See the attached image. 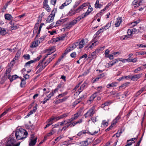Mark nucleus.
I'll return each instance as SVG.
<instances>
[{
    "instance_id": "1",
    "label": "nucleus",
    "mask_w": 146,
    "mask_h": 146,
    "mask_svg": "<svg viewBox=\"0 0 146 146\" xmlns=\"http://www.w3.org/2000/svg\"><path fill=\"white\" fill-rule=\"evenodd\" d=\"M27 132L25 129H17L15 133L16 138L18 140L25 138L27 137Z\"/></svg>"
},
{
    "instance_id": "2",
    "label": "nucleus",
    "mask_w": 146,
    "mask_h": 146,
    "mask_svg": "<svg viewBox=\"0 0 146 146\" xmlns=\"http://www.w3.org/2000/svg\"><path fill=\"white\" fill-rule=\"evenodd\" d=\"M99 43L98 41L96 38H94L85 47V49L86 50H91L94 46L98 44Z\"/></svg>"
},
{
    "instance_id": "3",
    "label": "nucleus",
    "mask_w": 146,
    "mask_h": 146,
    "mask_svg": "<svg viewBox=\"0 0 146 146\" xmlns=\"http://www.w3.org/2000/svg\"><path fill=\"white\" fill-rule=\"evenodd\" d=\"M46 66L45 64V62L43 63L42 61H40L36 66V68L39 69L36 72V73H38L40 72Z\"/></svg>"
},
{
    "instance_id": "4",
    "label": "nucleus",
    "mask_w": 146,
    "mask_h": 146,
    "mask_svg": "<svg viewBox=\"0 0 146 146\" xmlns=\"http://www.w3.org/2000/svg\"><path fill=\"white\" fill-rule=\"evenodd\" d=\"M34 135L33 134H31V137H30V139L29 141V145L30 146H33L36 143L37 137L34 138Z\"/></svg>"
},
{
    "instance_id": "5",
    "label": "nucleus",
    "mask_w": 146,
    "mask_h": 146,
    "mask_svg": "<svg viewBox=\"0 0 146 146\" xmlns=\"http://www.w3.org/2000/svg\"><path fill=\"white\" fill-rule=\"evenodd\" d=\"M88 40L87 38L81 40L79 42H78V48L79 49L83 48L85 45L88 43Z\"/></svg>"
},
{
    "instance_id": "6",
    "label": "nucleus",
    "mask_w": 146,
    "mask_h": 146,
    "mask_svg": "<svg viewBox=\"0 0 146 146\" xmlns=\"http://www.w3.org/2000/svg\"><path fill=\"white\" fill-rule=\"evenodd\" d=\"M55 15V11L54 9L52 11L51 14L49 16H48L47 19L46 20L47 23H50L52 22L54 18V16Z\"/></svg>"
},
{
    "instance_id": "7",
    "label": "nucleus",
    "mask_w": 146,
    "mask_h": 146,
    "mask_svg": "<svg viewBox=\"0 0 146 146\" xmlns=\"http://www.w3.org/2000/svg\"><path fill=\"white\" fill-rule=\"evenodd\" d=\"M68 113H63V114L58 116L52 117L51 118V120H52L53 121L54 120H55L56 121H57L60 119L65 118L68 116Z\"/></svg>"
},
{
    "instance_id": "8",
    "label": "nucleus",
    "mask_w": 146,
    "mask_h": 146,
    "mask_svg": "<svg viewBox=\"0 0 146 146\" xmlns=\"http://www.w3.org/2000/svg\"><path fill=\"white\" fill-rule=\"evenodd\" d=\"M77 23V21L74 19L69 23L66 24L65 27L63 28V29H64V31L65 30H66V29H69L73 25L76 24Z\"/></svg>"
},
{
    "instance_id": "9",
    "label": "nucleus",
    "mask_w": 146,
    "mask_h": 146,
    "mask_svg": "<svg viewBox=\"0 0 146 146\" xmlns=\"http://www.w3.org/2000/svg\"><path fill=\"white\" fill-rule=\"evenodd\" d=\"M102 86H100L96 88V90L98 91V92H96L94 94H93L90 97V99L89 100V101L91 102L96 97L97 95L96 94L100 92L101 91V90H102Z\"/></svg>"
},
{
    "instance_id": "10",
    "label": "nucleus",
    "mask_w": 146,
    "mask_h": 146,
    "mask_svg": "<svg viewBox=\"0 0 146 146\" xmlns=\"http://www.w3.org/2000/svg\"><path fill=\"white\" fill-rule=\"evenodd\" d=\"M94 113V109L91 108L84 115V116L85 118H86L89 117H91L92 116Z\"/></svg>"
},
{
    "instance_id": "11",
    "label": "nucleus",
    "mask_w": 146,
    "mask_h": 146,
    "mask_svg": "<svg viewBox=\"0 0 146 146\" xmlns=\"http://www.w3.org/2000/svg\"><path fill=\"white\" fill-rule=\"evenodd\" d=\"M20 142L16 143V141L13 138L10 139V146H19Z\"/></svg>"
},
{
    "instance_id": "12",
    "label": "nucleus",
    "mask_w": 146,
    "mask_h": 146,
    "mask_svg": "<svg viewBox=\"0 0 146 146\" xmlns=\"http://www.w3.org/2000/svg\"><path fill=\"white\" fill-rule=\"evenodd\" d=\"M87 5L88 4L86 3H85L82 4V5L80 6L77 9L75 10V12H74L73 14L72 15H74L76 13L79 12L81 11L82 9L84 7L87 6Z\"/></svg>"
},
{
    "instance_id": "13",
    "label": "nucleus",
    "mask_w": 146,
    "mask_h": 146,
    "mask_svg": "<svg viewBox=\"0 0 146 146\" xmlns=\"http://www.w3.org/2000/svg\"><path fill=\"white\" fill-rule=\"evenodd\" d=\"M67 21V19L65 18L64 19H62L57 21L56 22V26H58L62 24L65 22Z\"/></svg>"
},
{
    "instance_id": "14",
    "label": "nucleus",
    "mask_w": 146,
    "mask_h": 146,
    "mask_svg": "<svg viewBox=\"0 0 146 146\" xmlns=\"http://www.w3.org/2000/svg\"><path fill=\"white\" fill-rule=\"evenodd\" d=\"M102 48H103L102 47L101 48V49H96L94 52H92L91 54L92 57V58L93 59H95L97 57V55L99 53V50H101Z\"/></svg>"
},
{
    "instance_id": "15",
    "label": "nucleus",
    "mask_w": 146,
    "mask_h": 146,
    "mask_svg": "<svg viewBox=\"0 0 146 146\" xmlns=\"http://www.w3.org/2000/svg\"><path fill=\"white\" fill-rule=\"evenodd\" d=\"M132 4L134 5V7H137L142 4V1L140 0H134Z\"/></svg>"
},
{
    "instance_id": "16",
    "label": "nucleus",
    "mask_w": 146,
    "mask_h": 146,
    "mask_svg": "<svg viewBox=\"0 0 146 146\" xmlns=\"http://www.w3.org/2000/svg\"><path fill=\"white\" fill-rule=\"evenodd\" d=\"M88 15V13L86 12L82 14L80 16L77 17L76 19H75V20L77 21V22L78 21H80L82 19L84 18Z\"/></svg>"
},
{
    "instance_id": "17",
    "label": "nucleus",
    "mask_w": 146,
    "mask_h": 146,
    "mask_svg": "<svg viewBox=\"0 0 146 146\" xmlns=\"http://www.w3.org/2000/svg\"><path fill=\"white\" fill-rule=\"evenodd\" d=\"M122 20L121 17H119L116 19L115 23V26L116 27H119L121 23Z\"/></svg>"
},
{
    "instance_id": "18",
    "label": "nucleus",
    "mask_w": 146,
    "mask_h": 146,
    "mask_svg": "<svg viewBox=\"0 0 146 146\" xmlns=\"http://www.w3.org/2000/svg\"><path fill=\"white\" fill-rule=\"evenodd\" d=\"M56 54H55L50 58H49L45 62V64L47 65L56 57Z\"/></svg>"
},
{
    "instance_id": "19",
    "label": "nucleus",
    "mask_w": 146,
    "mask_h": 146,
    "mask_svg": "<svg viewBox=\"0 0 146 146\" xmlns=\"http://www.w3.org/2000/svg\"><path fill=\"white\" fill-rule=\"evenodd\" d=\"M141 75L142 74H139L134 75L131 77V80L133 81H136L141 77Z\"/></svg>"
},
{
    "instance_id": "20",
    "label": "nucleus",
    "mask_w": 146,
    "mask_h": 146,
    "mask_svg": "<svg viewBox=\"0 0 146 146\" xmlns=\"http://www.w3.org/2000/svg\"><path fill=\"white\" fill-rule=\"evenodd\" d=\"M56 49L54 46L50 47L47 50V51L48 53H51V54L55 51Z\"/></svg>"
},
{
    "instance_id": "21",
    "label": "nucleus",
    "mask_w": 146,
    "mask_h": 146,
    "mask_svg": "<svg viewBox=\"0 0 146 146\" xmlns=\"http://www.w3.org/2000/svg\"><path fill=\"white\" fill-rule=\"evenodd\" d=\"M118 62V60L117 59H115L113 60L111 62H110L109 63H108L109 65L108 66L110 67L113 66L115 64L117 63Z\"/></svg>"
},
{
    "instance_id": "22",
    "label": "nucleus",
    "mask_w": 146,
    "mask_h": 146,
    "mask_svg": "<svg viewBox=\"0 0 146 146\" xmlns=\"http://www.w3.org/2000/svg\"><path fill=\"white\" fill-rule=\"evenodd\" d=\"M10 24L11 25L10 26V30L16 29L18 27V26L17 25H15L13 24H12V23L10 24Z\"/></svg>"
},
{
    "instance_id": "23",
    "label": "nucleus",
    "mask_w": 146,
    "mask_h": 146,
    "mask_svg": "<svg viewBox=\"0 0 146 146\" xmlns=\"http://www.w3.org/2000/svg\"><path fill=\"white\" fill-rule=\"evenodd\" d=\"M39 42L38 41V40H37L33 42L31 45V47L34 48L35 47L38 46V44L40 43L38 42Z\"/></svg>"
},
{
    "instance_id": "24",
    "label": "nucleus",
    "mask_w": 146,
    "mask_h": 146,
    "mask_svg": "<svg viewBox=\"0 0 146 146\" xmlns=\"http://www.w3.org/2000/svg\"><path fill=\"white\" fill-rule=\"evenodd\" d=\"M102 5L99 3V0H97L95 4V7L96 8H100L102 7Z\"/></svg>"
},
{
    "instance_id": "25",
    "label": "nucleus",
    "mask_w": 146,
    "mask_h": 146,
    "mask_svg": "<svg viewBox=\"0 0 146 146\" xmlns=\"http://www.w3.org/2000/svg\"><path fill=\"white\" fill-rule=\"evenodd\" d=\"M120 117L119 116H117L115 119L113 121L111 125L113 126L115 125V124L117 123Z\"/></svg>"
},
{
    "instance_id": "26",
    "label": "nucleus",
    "mask_w": 146,
    "mask_h": 146,
    "mask_svg": "<svg viewBox=\"0 0 146 146\" xmlns=\"http://www.w3.org/2000/svg\"><path fill=\"white\" fill-rule=\"evenodd\" d=\"M69 126H70L71 127H72V125L71 124V123H70L69 125H66L65 126L63 127L62 128V129H59V130L60 131H62V130L64 131L66 129H67L68 127H69Z\"/></svg>"
},
{
    "instance_id": "27",
    "label": "nucleus",
    "mask_w": 146,
    "mask_h": 146,
    "mask_svg": "<svg viewBox=\"0 0 146 146\" xmlns=\"http://www.w3.org/2000/svg\"><path fill=\"white\" fill-rule=\"evenodd\" d=\"M66 36V35H63L62 36H60L56 39V42L60 40H62Z\"/></svg>"
},
{
    "instance_id": "28",
    "label": "nucleus",
    "mask_w": 146,
    "mask_h": 146,
    "mask_svg": "<svg viewBox=\"0 0 146 146\" xmlns=\"http://www.w3.org/2000/svg\"><path fill=\"white\" fill-rule=\"evenodd\" d=\"M6 33V31L5 30L4 28H2L0 27V34L1 35H3Z\"/></svg>"
},
{
    "instance_id": "29",
    "label": "nucleus",
    "mask_w": 146,
    "mask_h": 146,
    "mask_svg": "<svg viewBox=\"0 0 146 146\" xmlns=\"http://www.w3.org/2000/svg\"><path fill=\"white\" fill-rule=\"evenodd\" d=\"M146 90V87H144L142 88L140 90H139L137 93V96H138L143 91Z\"/></svg>"
},
{
    "instance_id": "30",
    "label": "nucleus",
    "mask_w": 146,
    "mask_h": 146,
    "mask_svg": "<svg viewBox=\"0 0 146 146\" xmlns=\"http://www.w3.org/2000/svg\"><path fill=\"white\" fill-rule=\"evenodd\" d=\"M78 45V42H76L73 44L72 45L70 46V47L71 48V50H72L76 48Z\"/></svg>"
},
{
    "instance_id": "31",
    "label": "nucleus",
    "mask_w": 146,
    "mask_h": 146,
    "mask_svg": "<svg viewBox=\"0 0 146 146\" xmlns=\"http://www.w3.org/2000/svg\"><path fill=\"white\" fill-rule=\"evenodd\" d=\"M51 118H50L47 121L48 122V123L46 125L45 127V128H46V127H49V126H50L53 123V121L52 120L51 121Z\"/></svg>"
},
{
    "instance_id": "32",
    "label": "nucleus",
    "mask_w": 146,
    "mask_h": 146,
    "mask_svg": "<svg viewBox=\"0 0 146 146\" xmlns=\"http://www.w3.org/2000/svg\"><path fill=\"white\" fill-rule=\"evenodd\" d=\"M88 133V132H86V130H83L79 132L77 134L78 136H81L83 134H86V133Z\"/></svg>"
},
{
    "instance_id": "33",
    "label": "nucleus",
    "mask_w": 146,
    "mask_h": 146,
    "mask_svg": "<svg viewBox=\"0 0 146 146\" xmlns=\"http://www.w3.org/2000/svg\"><path fill=\"white\" fill-rule=\"evenodd\" d=\"M82 122V119H80V120L77 121H74L72 122L71 124L72 127H74L75 125L77 123H80Z\"/></svg>"
},
{
    "instance_id": "34",
    "label": "nucleus",
    "mask_w": 146,
    "mask_h": 146,
    "mask_svg": "<svg viewBox=\"0 0 146 146\" xmlns=\"http://www.w3.org/2000/svg\"><path fill=\"white\" fill-rule=\"evenodd\" d=\"M82 100V98H80L75 101L73 103V105L75 106L79 103Z\"/></svg>"
},
{
    "instance_id": "35",
    "label": "nucleus",
    "mask_w": 146,
    "mask_h": 146,
    "mask_svg": "<svg viewBox=\"0 0 146 146\" xmlns=\"http://www.w3.org/2000/svg\"><path fill=\"white\" fill-rule=\"evenodd\" d=\"M143 68H144L143 66L138 67L137 69L134 70V72L135 73H137L139 71L141 70H143Z\"/></svg>"
},
{
    "instance_id": "36",
    "label": "nucleus",
    "mask_w": 146,
    "mask_h": 146,
    "mask_svg": "<svg viewBox=\"0 0 146 146\" xmlns=\"http://www.w3.org/2000/svg\"><path fill=\"white\" fill-rule=\"evenodd\" d=\"M26 84L25 80L24 79H22L21 80V82L20 84L21 86L22 87H23Z\"/></svg>"
},
{
    "instance_id": "37",
    "label": "nucleus",
    "mask_w": 146,
    "mask_h": 146,
    "mask_svg": "<svg viewBox=\"0 0 146 146\" xmlns=\"http://www.w3.org/2000/svg\"><path fill=\"white\" fill-rule=\"evenodd\" d=\"M72 50H71V48L70 47V46L66 48L64 52V55H66L68 52Z\"/></svg>"
},
{
    "instance_id": "38",
    "label": "nucleus",
    "mask_w": 146,
    "mask_h": 146,
    "mask_svg": "<svg viewBox=\"0 0 146 146\" xmlns=\"http://www.w3.org/2000/svg\"><path fill=\"white\" fill-rule=\"evenodd\" d=\"M66 99V98H64L62 99L58 100L56 101V103L57 104H58V103L63 102L65 101Z\"/></svg>"
},
{
    "instance_id": "39",
    "label": "nucleus",
    "mask_w": 146,
    "mask_h": 146,
    "mask_svg": "<svg viewBox=\"0 0 146 146\" xmlns=\"http://www.w3.org/2000/svg\"><path fill=\"white\" fill-rule=\"evenodd\" d=\"M116 86V83H112L111 84H108L107 86V87L108 88H109L110 87H114Z\"/></svg>"
},
{
    "instance_id": "40",
    "label": "nucleus",
    "mask_w": 146,
    "mask_h": 146,
    "mask_svg": "<svg viewBox=\"0 0 146 146\" xmlns=\"http://www.w3.org/2000/svg\"><path fill=\"white\" fill-rule=\"evenodd\" d=\"M100 78V77H98L95 78H93L92 80V83H94L98 81L99 79Z\"/></svg>"
},
{
    "instance_id": "41",
    "label": "nucleus",
    "mask_w": 146,
    "mask_h": 146,
    "mask_svg": "<svg viewBox=\"0 0 146 146\" xmlns=\"http://www.w3.org/2000/svg\"><path fill=\"white\" fill-rule=\"evenodd\" d=\"M9 73V69H8L7 70L6 72L4 75V78H7L8 79H9V75L8 74Z\"/></svg>"
},
{
    "instance_id": "42",
    "label": "nucleus",
    "mask_w": 146,
    "mask_h": 146,
    "mask_svg": "<svg viewBox=\"0 0 146 146\" xmlns=\"http://www.w3.org/2000/svg\"><path fill=\"white\" fill-rule=\"evenodd\" d=\"M18 76L17 75H15L12 76L11 78H10V81L11 82H12L13 80H15L17 78Z\"/></svg>"
},
{
    "instance_id": "43",
    "label": "nucleus",
    "mask_w": 146,
    "mask_h": 146,
    "mask_svg": "<svg viewBox=\"0 0 146 146\" xmlns=\"http://www.w3.org/2000/svg\"><path fill=\"white\" fill-rule=\"evenodd\" d=\"M43 25H44V24L43 23H42L40 24V25L39 27L38 33H37V35H36V37H38V35L40 33V32L41 29L42 28V27Z\"/></svg>"
},
{
    "instance_id": "44",
    "label": "nucleus",
    "mask_w": 146,
    "mask_h": 146,
    "mask_svg": "<svg viewBox=\"0 0 146 146\" xmlns=\"http://www.w3.org/2000/svg\"><path fill=\"white\" fill-rule=\"evenodd\" d=\"M45 37V36H41L40 38L38 39V41L39 42H38L40 43L43 41L44 39V38Z\"/></svg>"
},
{
    "instance_id": "45",
    "label": "nucleus",
    "mask_w": 146,
    "mask_h": 146,
    "mask_svg": "<svg viewBox=\"0 0 146 146\" xmlns=\"http://www.w3.org/2000/svg\"><path fill=\"white\" fill-rule=\"evenodd\" d=\"M20 55V52H18L15 57V58H13L15 59V60H17L18 59V58L19 56Z\"/></svg>"
},
{
    "instance_id": "46",
    "label": "nucleus",
    "mask_w": 146,
    "mask_h": 146,
    "mask_svg": "<svg viewBox=\"0 0 146 146\" xmlns=\"http://www.w3.org/2000/svg\"><path fill=\"white\" fill-rule=\"evenodd\" d=\"M69 144H70V143H69L68 141H65L62 143H61L60 144V145L61 146H63V145L68 146Z\"/></svg>"
},
{
    "instance_id": "47",
    "label": "nucleus",
    "mask_w": 146,
    "mask_h": 146,
    "mask_svg": "<svg viewBox=\"0 0 146 146\" xmlns=\"http://www.w3.org/2000/svg\"><path fill=\"white\" fill-rule=\"evenodd\" d=\"M93 10V8L91 7L90 5L88 7V9L86 13H88V15Z\"/></svg>"
},
{
    "instance_id": "48",
    "label": "nucleus",
    "mask_w": 146,
    "mask_h": 146,
    "mask_svg": "<svg viewBox=\"0 0 146 146\" xmlns=\"http://www.w3.org/2000/svg\"><path fill=\"white\" fill-rule=\"evenodd\" d=\"M23 57L27 60H29L30 59V55L29 54H25L23 55Z\"/></svg>"
},
{
    "instance_id": "49",
    "label": "nucleus",
    "mask_w": 146,
    "mask_h": 146,
    "mask_svg": "<svg viewBox=\"0 0 146 146\" xmlns=\"http://www.w3.org/2000/svg\"><path fill=\"white\" fill-rule=\"evenodd\" d=\"M56 26H56V24H55L54 23H52L49 26L47 27V28H48V29H51V28H52L54 27H56Z\"/></svg>"
},
{
    "instance_id": "50",
    "label": "nucleus",
    "mask_w": 146,
    "mask_h": 146,
    "mask_svg": "<svg viewBox=\"0 0 146 146\" xmlns=\"http://www.w3.org/2000/svg\"><path fill=\"white\" fill-rule=\"evenodd\" d=\"M41 20L42 18L38 17L37 21V23L35 25V26L37 27L36 28H37V27L38 25V24L41 22Z\"/></svg>"
},
{
    "instance_id": "51",
    "label": "nucleus",
    "mask_w": 146,
    "mask_h": 146,
    "mask_svg": "<svg viewBox=\"0 0 146 146\" xmlns=\"http://www.w3.org/2000/svg\"><path fill=\"white\" fill-rule=\"evenodd\" d=\"M122 133V131L121 130L120 131H118L116 134H114V135H116V137H120Z\"/></svg>"
},
{
    "instance_id": "52",
    "label": "nucleus",
    "mask_w": 146,
    "mask_h": 146,
    "mask_svg": "<svg viewBox=\"0 0 146 146\" xmlns=\"http://www.w3.org/2000/svg\"><path fill=\"white\" fill-rule=\"evenodd\" d=\"M34 61L33 60H30L28 62H27L25 64V66H29V65L30 64H32V63H33L34 62Z\"/></svg>"
},
{
    "instance_id": "53",
    "label": "nucleus",
    "mask_w": 146,
    "mask_h": 146,
    "mask_svg": "<svg viewBox=\"0 0 146 146\" xmlns=\"http://www.w3.org/2000/svg\"><path fill=\"white\" fill-rule=\"evenodd\" d=\"M111 24L109 23H108L106 25L103 27L104 28L105 30L108 29L109 27H110Z\"/></svg>"
},
{
    "instance_id": "54",
    "label": "nucleus",
    "mask_w": 146,
    "mask_h": 146,
    "mask_svg": "<svg viewBox=\"0 0 146 146\" xmlns=\"http://www.w3.org/2000/svg\"><path fill=\"white\" fill-rule=\"evenodd\" d=\"M42 56L41 55H40L38 56L37 58H36L35 59H34L33 61L34 62H36L37 61H38L41 58Z\"/></svg>"
},
{
    "instance_id": "55",
    "label": "nucleus",
    "mask_w": 146,
    "mask_h": 146,
    "mask_svg": "<svg viewBox=\"0 0 146 146\" xmlns=\"http://www.w3.org/2000/svg\"><path fill=\"white\" fill-rule=\"evenodd\" d=\"M15 60L13 59L12 61L11 62L10 64L11 65V67H12L15 63Z\"/></svg>"
},
{
    "instance_id": "56",
    "label": "nucleus",
    "mask_w": 146,
    "mask_h": 146,
    "mask_svg": "<svg viewBox=\"0 0 146 146\" xmlns=\"http://www.w3.org/2000/svg\"><path fill=\"white\" fill-rule=\"evenodd\" d=\"M128 38V37L127 35H124L120 37V39L121 40L126 39Z\"/></svg>"
},
{
    "instance_id": "57",
    "label": "nucleus",
    "mask_w": 146,
    "mask_h": 146,
    "mask_svg": "<svg viewBox=\"0 0 146 146\" xmlns=\"http://www.w3.org/2000/svg\"><path fill=\"white\" fill-rule=\"evenodd\" d=\"M54 133V130H52L51 132L48 133L47 135L46 136H45V138L47 137V136H50L52 135Z\"/></svg>"
},
{
    "instance_id": "58",
    "label": "nucleus",
    "mask_w": 146,
    "mask_h": 146,
    "mask_svg": "<svg viewBox=\"0 0 146 146\" xmlns=\"http://www.w3.org/2000/svg\"><path fill=\"white\" fill-rule=\"evenodd\" d=\"M80 115V113H77L75 114L74 115V117H73L75 120L77 119Z\"/></svg>"
},
{
    "instance_id": "59",
    "label": "nucleus",
    "mask_w": 146,
    "mask_h": 146,
    "mask_svg": "<svg viewBox=\"0 0 146 146\" xmlns=\"http://www.w3.org/2000/svg\"><path fill=\"white\" fill-rule=\"evenodd\" d=\"M110 103L109 102H106L104 103V104H102V108H104L106 106H108L110 105Z\"/></svg>"
},
{
    "instance_id": "60",
    "label": "nucleus",
    "mask_w": 146,
    "mask_h": 146,
    "mask_svg": "<svg viewBox=\"0 0 146 146\" xmlns=\"http://www.w3.org/2000/svg\"><path fill=\"white\" fill-rule=\"evenodd\" d=\"M46 9L48 12H50L51 11V9L48 5H47L44 7Z\"/></svg>"
},
{
    "instance_id": "61",
    "label": "nucleus",
    "mask_w": 146,
    "mask_h": 146,
    "mask_svg": "<svg viewBox=\"0 0 146 146\" xmlns=\"http://www.w3.org/2000/svg\"><path fill=\"white\" fill-rule=\"evenodd\" d=\"M65 121H66L65 120H63L60 122H59V126H63L64 125H65Z\"/></svg>"
},
{
    "instance_id": "62",
    "label": "nucleus",
    "mask_w": 146,
    "mask_h": 146,
    "mask_svg": "<svg viewBox=\"0 0 146 146\" xmlns=\"http://www.w3.org/2000/svg\"><path fill=\"white\" fill-rule=\"evenodd\" d=\"M81 144H82V146H86L88 145V143L87 141H84L81 142Z\"/></svg>"
},
{
    "instance_id": "63",
    "label": "nucleus",
    "mask_w": 146,
    "mask_h": 146,
    "mask_svg": "<svg viewBox=\"0 0 146 146\" xmlns=\"http://www.w3.org/2000/svg\"><path fill=\"white\" fill-rule=\"evenodd\" d=\"M72 2V0H67L64 3L67 6L69 5Z\"/></svg>"
},
{
    "instance_id": "64",
    "label": "nucleus",
    "mask_w": 146,
    "mask_h": 146,
    "mask_svg": "<svg viewBox=\"0 0 146 146\" xmlns=\"http://www.w3.org/2000/svg\"><path fill=\"white\" fill-rule=\"evenodd\" d=\"M102 124L104 126H107L108 125V123L107 122H106L105 120H103L102 121Z\"/></svg>"
}]
</instances>
